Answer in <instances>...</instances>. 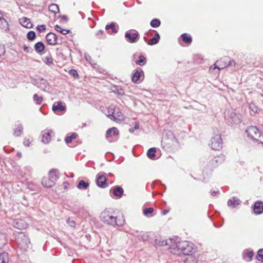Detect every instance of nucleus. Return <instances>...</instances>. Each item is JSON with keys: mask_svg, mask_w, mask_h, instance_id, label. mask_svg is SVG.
Masks as SVG:
<instances>
[{"mask_svg": "<svg viewBox=\"0 0 263 263\" xmlns=\"http://www.w3.org/2000/svg\"><path fill=\"white\" fill-rule=\"evenodd\" d=\"M171 252L174 254L180 255L181 253L189 255L194 252L193 245L188 241H181L173 245L171 248Z\"/></svg>", "mask_w": 263, "mask_h": 263, "instance_id": "obj_1", "label": "nucleus"}, {"mask_svg": "<svg viewBox=\"0 0 263 263\" xmlns=\"http://www.w3.org/2000/svg\"><path fill=\"white\" fill-rule=\"evenodd\" d=\"M100 218L103 222L110 226H122L124 223V219L122 218L117 219V217L113 216L107 210L102 212Z\"/></svg>", "mask_w": 263, "mask_h": 263, "instance_id": "obj_2", "label": "nucleus"}, {"mask_svg": "<svg viewBox=\"0 0 263 263\" xmlns=\"http://www.w3.org/2000/svg\"><path fill=\"white\" fill-rule=\"evenodd\" d=\"M14 235L18 247L22 251H26L30 245V241L28 235L23 232L15 233Z\"/></svg>", "mask_w": 263, "mask_h": 263, "instance_id": "obj_3", "label": "nucleus"}, {"mask_svg": "<svg viewBox=\"0 0 263 263\" xmlns=\"http://www.w3.org/2000/svg\"><path fill=\"white\" fill-rule=\"evenodd\" d=\"M211 147L212 149L219 150L222 148V142L220 135H216L211 140Z\"/></svg>", "mask_w": 263, "mask_h": 263, "instance_id": "obj_4", "label": "nucleus"}, {"mask_svg": "<svg viewBox=\"0 0 263 263\" xmlns=\"http://www.w3.org/2000/svg\"><path fill=\"white\" fill-rule=\"evenodd\" d=\"M248 137L255 141H259L258 138L261 136L260 133L256 126H250L246 130Z\"/></svg>", "mask_w": 263, "mask_h": 263, "instance_id": "obj_5", "label": "nucleus"}, {"mask_svg": "<svg viewBox=\"0 0 263 263\" xmlns=\"http://www.w3.org/2000/svg\"><path fill=\"white\" fill-rule=\"evenodd\" d=\"M106 174L104 172L99 173L97 176L96 183L100 187L104 188L106 186Z\"/></svg>", "mask_w": 263, "mask_h": 263, "instance_id": "obj_6", "label": "nucleus"}, {"mask_svg": "<svg viewBox=\"0 0 263 263\" xmlns=\"http://www.w3.org/2000/svg\"><path fill=\"white\" fill-rule=\"evenodd\" d=\"M139 37V33L137 31H136L134 33H132L130 31H127L125 34V37L126 41L130 43H136Z\"/></svg>", "mask_w": 263, "mask_h": 263, "instance_id": "obj_7", "label": "nucleus"}, {"mask_svg": "<svg viewBox=\"0 0 263 263\" xmlns=\"http://www.w3.org/2000/svg\"><path fill=\"white\" fill-rule=\"evenodd\" d=\"M12 226L19 230H23L27 228V223L23 219H16L13 220Z\"/></svg>", "mask_w": 263, "mask_h": 263, "instance_id": "obj_8", "label": "nucleus"}, {"mask_svg": "<svg viewBox=\"0 0 263 263\" xmlns=\"http://www.w3.org/2000/svg\"><path fill=\"white\" fill-rule=\"evenodd\" d=\"M35 84L41 89L46 90L48 87V83L47 81L43 78H39L34 81Z\"/></svg>", "mask_w": 263, "mask_h": 263, "instance_id": "obj_9", "label": "nucleus"}, {"mask_svg": "<svg viewBox=\"0 0 263 263\" xmlns=\"http://www.w3.org/2000/svg\"><path fill=\"white\" fill-rule=\"evenodd\" d=\"M47 42L51 45H55L58 44V36L52 32L48 33L46 36Z\"/></svg>", "mask_w": 263, "mask_h": 263, "instance_id": "obj_10", "label": "nucleus"}, {"mask_svg": "<svg viewBox=\"0 0 263 263\" xmlns=\"http://www.w3.org/2000/svg\"><path fill=\"white\" fill-rule=\"evenodd\" d=\"M227 116L232 119V123L238 124L241 122L240 118V115L239 114H236L233 111H228Z\"/></svg>", "mask_w": 263, "mask_h": 263, "instance_id": "obj_11", "label": "nucleus"}, {"mask_svg": "<svg viewBox=\"0 0 263 263\" xmlns=\"http://www.w3.org/2000/svg\"><path fill=\"white\" fill-rule=\"evenodd\" d=\"M119 27L117 26H116L115 23H111L110 24L106 25L105 26V29L108 31V33L112 34L117 33L118 31Z\"/></svg>", "mask_w": 263, "mask_h": 263, "instance_id": "obj_12", "label": "nucleus"}, {"mask_svg": "<svg viewBox=\"0 0 263 263\" xmlns=\"http://www.w3.org/2000/svg\"><path fill=\"white\" fill-rule=\"evenodd\" d=\"M253 210L255 214H260L263 212V202L257 201L253 206Z\"/></svg>", "mask_w": 263, "mask_h": 263, "instance_id": "obj_13", "label": "nucleus"}, {"mask_svg": "<svg viewBox=\"0 0 263 263\" xmlns=\"http://www.w3.org/2000/svg\"><path fill=\"white\" fill-rule=\"evenodd\" d=\"M108 117L112 120L117 121L123 120L124 118L122 114L120 111L115 112V115L109 114Z\"/></svg>", "mask_w": 263, "mask_h": 263, "instance_id": "obj_14", "label": "nucleus"}, {"mask_svg": "<svg viewBox=\"0 0 263 263\" xmlns=\"http://www.w3.org/2000/svg\"><path fill=\"white\" fill-rule=\"evenodd\" d=\"M241 203V201L237 197H234L231 199H229L228 201L227 204L229 206L232 208H235L237 205H239Z\"/></svg>", "mask_w": 263, "mask_h": 263, "instance_id": "obj_15", "label": "nucleus"}, {"mask_svg": "<svg viewBox=\"0 0 263 263\" xmlns=\"http://www.w3.org/2000/svg\"><path fill=\"white\" fill-rule=\"evenodd\" d=\"M20 23L24 27L31 28L32 27V24L30 20L26 17H23L19 20Z\"/></svg>", "mask_w": 263, "mask_h": 263, "instance_id": "obj_16", "label": "nucleus"}, {"mask_svg": "<svg viewBox=\"0 0 263 263\" xmlns=\"http://www.w3.org/2000/svg\"><path fill=\"white\" fill-rule=\"evenodd\" d=\"M55 183L49 177H44L42 180V184L45 187H51Z\"/></svg>", "mask_w": 263, "mask_h": 263, "instance_id": "obj_17", "label": "nucleus"}, {"mask_svg": "<svg viewBox=\"0 0 263 263\" xmlns=\"http://www.w3.org/2000/svg\"><path fill=\"white\" fill-rule=\"evenodd\" d=\"M113 195L118 198H121L123 195L124 191L122 187L116 186L112 189Z\"/></svg>", "mask_w": 263, "mask_h": 263, "instance_id": "obj_18", "label": "nucleus"}, {"mask_svg": "<svg viewBox=\"0 0 263 263\" xmlns=\"http://www.w3.org/2000/svg\"><path fill=\"white\" fill-rule=\"evenodd\" d=\"M48 177L55 183L59 178V172L55 169L51 170L48 173Z\"/></svg>", "mask_w": 263, "mask_h": 263, "instance_id": "obj_19", "label": "nucleus"}, {"mask_svg": "<svg viewBox=\"0 0 263 263\" xmlns=\"http://www.w3.org/2000/svg\"><path fill=\"white\" fill-rule=\"evenodd\" d=\"M144 72L142 70H136L132 77V81L134 83H136L140 78L141 76H143Z\"/></svg>", "mask_w": 263, "mask_h": 263, "instance_id": "obj_20", "label": "nucleus"}, {"mask_svg": "<svg viewBox=\"0 0 263 263\" xmlns=\"http://www.w3.org/2000/svg\"><path fill=\"white\" fill-rule=\"evenodd\" d=\"M45 45L42 42H39L34 45V49L35 51L40 53L45 50Z\"/></svg>", "mask_w": 263, "mask_h": 263, "instance_id": "obj_21", "label": "nucleus"}, {"mask_svg": "<svg viewBox=\"0 0 263 263\" xmlns=\"http://www.w3.org/2000/svg\"><path fill=\"white\" fill-rule=\"evenodd\" d=\"M7 243L6 234L5 233L0 232V249L3 248Z\"/></svg>", "mask_w": 263, "mask_h": 263, "instance_id": "obj_22", "label": "nucleus"}, {"mask_svg": "<svg viewBox=\"0 0 263 263\" xmlns=\"http://www.w3.org/2000/svg\"><path fill=\"white\" fill-rule=\"evenodd\" d=\"M50 133L49 132H43L41 141L43 143L47 144L50 141Z\"/></svg>", "mask_w": 263, "mask_h": 263, "instance_id": "obj_23", "label": "nucleus"}, {"mask_svg": "<svg viewBox=\"0 0 263 263\" xmlns=\"http://www.w3.org/2000/svg\"><path fill=\"white\" fill-rule=\"evenodd\" d=\"M112 132V135L114 136H117L119 134V131L116 127H113L109 128L106 133V137L108 138L111 136V133Z\"/></svg>", "mask_w": 263, "mask_h": 263, "instance_id": "obj_24", "label": "nucleus"}, {"mask_svg": "<svg viewBox=\"0 0 263 263\" xmlns=\"http://www.w3.org/2000/svg\"><path fill=\"white\" fill-rule=\"evenodd\" d=\"M160 40V35L158 33H156L154 37L148 41L147 44L149 45H154L157 44Z\"/></svg>", "mask_w": 263, "mask_h": 263, "instance_id": "obj_25", "label": "nucleus"}, {"mask_svg": "<svg viewBox=\"0 0 263 263\" xmlns=\"http://www.w3.org/2000/svg\"><path fill=\"white\" fill-rule=\"evenodd\" d=\"M0 28L6 31L9 29L8 23L3 17L0 18Z\"/></svg>", "mask_w": 263, "mask_h": 263, "instance_id": "obj_26", "label": "nucleus"}, {"mask_svg": "<svg viewBox=\"0 0 263 263\" xmlns=\"http://www.w3.org/2000/svg\"><path fill=\"white\" fill-rule=\"evenodd\" d=\"M9 254L7 252L0 253V263H9Z\"/></svg>", "mask_w": 263, "mask_h": 263, "instance_id": "obj_27", "label": "nucleus"}, {"mask_svg": "<svg viewBox=\"0 0 263 263\" xmlns=\"http://www.w3.org/2000/svg\"><path fill=\"white\" fill-rule=\"evenodd\" d=\"M52 109L53 111H63L65 109V106L62 105L61 102H58L57 105L54 104L52 106Z\"/></svg>", "mask_w": 263, "mask_h": 263, "instance_id": "obj_28", "label": "nucleus"}, {"mask_svg": "<svg viewBox=\"0 0 263 263\" xmlns=\"http://www.w3.org/2000/svg\"><path fill=\"white\" fill-rule=\"evenodd\" d=\"M187 256V257L184 259V263H197V258L192 255V253Z\"/></svg>", "mask_w": 263, "mask_h": 263, "instance_id": "obj_29", "label": "nucleus"}, {"mask_svg": "<svg viewBox=\"0 0 263 263\" xmlns=\"http://www.w3.org/2000/svg\"><path fill=\"white\" fill-rule=\"evenodd\" d=\"M23 127L22 125L18 124L16 126L14 131V135L18 137L21 135L23 133Z\"/></svg>", "mask_w": 263, "mask_h": 263, "instance_id": "obj_30", "label": "nucleus"}, {"mask_svg": "<svg viewBox=\"0 0 263 263\" xmlns=\"http://www.w3.org/2000/svg\"><path fill=\"white\" fill-rule=\"evenodd\" d=\"M181 36L183 41L185 43L189 44L191 43L192 39L191 35H188L187 33H183Z\"/></svg>", "mask_w": 263, "mask_h": 263, "instance_id": "obj_31", "label": "nucleus"}, {"mask_svg": "<svg viewBox=\"0 0 263 263\" xmlns=\"http://www.w3.org/2000/svg\"><path fill=\"white\" fill-rule=\"evenodd\" d=\"M88 186L89 183L83 180H80L77 185V187L81 190H86Z\"/></svg>", "mask_w": 263, "mask_h": 263, "instance_id": "obj_32", "label": "nucleus"}, {"mask_svg": "<svg viewBox=\"0 0 263 263\" xmlns=\"http://www.w3.org/2000/svg\"><path fill=\"white\" fill-rule=\"evenodd\" d=\"M140 234L138 235L139 240L142 241H147L149 239V236L146 232H140Z\"/></svg>", "mask_w": 263, "mask_h": 263, "instance_id": "obj_33", "label": "nucleus"}, {"mask_svg": "<svg viewBox=\"0 0 263 263\" xmlns=\"http://www.w3.org/2000/svg\"><path fill=\"white\" fill-rule=\"evenodd\" d=\"M146 63V59L143 55H140L139 57V60L136 62V63L140 66H143Z\"/></svg>", "mask_w": 263, "mask_h": 263, "instance_id": "obj_34", "label": "nucleus"}, {"mask_svg": "<svg viewBox=\"0 0 263 263\" xmlns=\"http://www.w3.org/2000/svg\"><path fill=\"white\" fill-rule=\"evenodd\" d=\"M156 148L152 147L149 148L147 153V157L150 159H153L155 157Z\"/></svg>", "mask_w": 263, "mask_h": 263, "instance_id": "obj_35", "label": "nucleus"}, {"mask_svg": "<svg viewBox=\"0 0 263 263\" xmlns=\"http://www.w3.org/2000/svg\"><path fill=\"white\" fill-rule=\"evenodd\" d=\"M49 10L54 13H56L59 12V8L57 4H51L48 7Z\"/></svg>", "mask_w": 263, "mask_h": 263, "instance_id": "obj_36", "label": "nucleus"}, {"mask_svg": "<svg viewBox=\"0 0 263 263\" xmlns=\"http://www.w3.org/2000/svg\"><path fill=\"white\" fill-rule=\"evenodd\" d=\"M224 155L223 154H221L219 156L215 157L213 159V162H215L217 163H221L224 160Z\"/></svg>", "mask_w": 263, "mask_h": 263, "instance_id": "obj_37", "label": "nucleus"}, {"mask_svg": "<svg viewBox=\"0 0 263 263\" xmlns=\"http://www.w3.org/2000/svg\"><path fill=\"white\" fill-rule=\"evenodd\" d=\"M78 136V135L76 133H72L71 136H67L66 137L65 141L67 144L70 143L73 139H74L76 138V137Z\"/></svg>", "mask_w": 263, "mask_h": 263, "instance_id": "obj_38", "label": "nucleus"}, {"mask_svg": "<svg viewBox=\"0 0 263 263\" xmlns=\"http://www.w3.org/2000/svg\"><path fill=\"white\" fill-rule=\"evenodd\" d=\"M161 24L160 21L157 18L152 20L150 23V25L152 27H158Z\"/></svg>", "mask_w": 263, "mask_h": 263, "instance_id": "obj_39", "label": "nucleus"}, {"mask_svg": "<svg viewBox=\"0 0 263 263\" xmlns=\"http://www.w3.org/2000/svg\"><path fill=\"white\" fill-rule=\"evenodd\" d=\"M154 212V209L153 208H145L143 210V214L147 217H151L149 216V214H152Z\"/></svg>", "mask_w": 263, "mask_h": 263, "instance_id": "obj_40", "label": "nucleus"}, {"mask_svg": "<svg viewBox=\"0 0 263 263\" xmlns=\"http://www.w3.org/2000/svg\"><path fill=\"white\" fill-rule=\"evenodd\" d=\"M27 37L29 41H33L36 37L35 32L33 31H30L27 34Z\"/></svg>", "mask_w": 263, "mask_h": 263, "instance_id": "obj_41", "label": "nucleus"}, {"mask_svg": "<svg viewBox=\"0 0 263 263\" xmlns=\"http://www.w3.org/2000/svg\"><path fill=\"white\" fill-rule=\"evenodd\" d=\"M55 29L57 31L60 32L61 33L63 34H67L69 32V30L65 29H62L61 27V26L58 25H56L55 26Z\"/></svg>", "mask_w": 263, "mask_h": 263, "instance_id": "obj_42", "label": "nucleus"}, {"mask_svg": "<svg viewBox=\"0 0 263 263\" xmlns=\"http://www.w3.org/2000/svg\"><path fill=\"white\" fill-rule=\"evenodd\" d=\"M96 36L100 39H105L106 37V34L102 30H99L97 32H96L95 34Z\"/></svg>", "mask_w": 263, "mask_h": 263, "instance_id": "obj_43", "label": "nucleus"}, {"mask_svg": "<svg viewBox=\"0 0 263 263\" xmlns=\"http://www.w3.org/2000/svg\"><path fill=\"white\" fill-rule=\"evenodd\" d=\"M256 258L261 262H263V249H259L257 252Z\"/></svg>", "mask_w": 263, "mask_h": 263, "instance_id": "obj_44", "label": "nucleus"}, {"mask_svg": "<svg viewBox=\"0 0 263 263\" xmlns=\"http://www.w3.org/2000/svg\"><path fill=\"white\" fill-rule=\"evenodd\" d=\"M33 99L37 104H40L43 101V98L42 97H39L37 94L33 95Z\"/></svg>", "mask_w": 263, "mask_h": 263, "instance_id": "obj_45", "label": "nucleus"}, {"mask_svg": "<svg viewBox=\"0 0 263 263\" xmlns=\"http://www.w3.org/2000/svg\"><path fill=\"white\" fill-rule=\"evenodd\" d=\"M216 63H218V64L220 66V67H223V68L224 67L228 66V63L226 62V61H224V58H223V59H220L219 61H217Z\"/></svg>", "mask_w": 263, "mask_h": 263, "instance_id": "obj_46", "label": "nucleus"}, {"mask_svg": "<svg viewBox=\"0 0 263 263\" xmlns=\"http://www.w3.org/2000/svg\"><path fill=\"white\" fill-rule=\"evenodd\" d=\"M224 61H226V63H228V66H233L236 65V62L234 60L230 61L229 58H224Z\"/></svg>", "mask_w": 263, "mask_h": 263, "instance_id": "obj_47", "label": "nucleus"}, {"mask_svg": "<svg viewBox=\"0 0 263 263\" xmlns=\"http://www.w3.org/2000/svg\"><path fill=\"white\" fill-rule=\"evenodd\" d=\"M44 62L48 65L51 64L53 62L52 58L51 57H46L45 58Z\"/></svg>", "mask_w": 263, "mask_h": 263, "instance_id": "obj_48", "label": "nucleus"}, {"mask_svg": "<svg viewBox=\"0 0 263 263\" xmlns=\"http://www.w3.org/2000/svg\"><path fill=\"white\" fill-rule=\"evenodd\" d=\"M36 29L40 32H42L46 30V26L45 25H38L36 27Z\"/></svg>", "mask_w": 263, "mask_h": 263, "instance_id": "obj_49", "label": "nucleus"}, {"mask_svg": "<svg viewBox=\"0 0 263 263\" xmlns=\"http://www.w3.org/2000/svg\"><path fill=\"white\" fill-rule=\"evenodd\" d=\"M246 255L249 258V261H250L253 258L254 253L252 251H247L246 252Z\"/></svg>", "mask_w": 263, "mask_h": 263, "instance_id": "obj_50", "label": "nucleus"}, {"mask_svg": "<svg viewBox=\"0 0 263 263\" xmlns=\"http://www.w3.org/2000/svg\"><path fill=\"white\" fill-rule=\"evenodd\" d=\"M139 128V125L138 123H136L134 127L129 128V131L130 133H133L135 130L138 129Z\"/></svg>", "mask_w": 263, "mask_h": 263, "instance_id": "obj_51", "label": "nucleus"}, {"mask_svg": "<svg viewBox=\"0 0 263 263\" xmlns=\"http://www.w3.org/2000/svg\"><path fill=\"white\" fill-rule=\"evenodd\" d=\"M5 53V47L3 45H0V57L4 55Z\"/></svg>", "mask_w": 263, "mask_h": 263, "instance_id": "obj_52", "label": "nucleus"}, {"mask_svg": "<svg viewBox=\"0 0 263 263\" xmlns=\"http://www.w3.org/2000/svg\"><path fill=\"white\" fill-rule=\"evenodd\" d=\"M67 223L69 225V226L71 227H74L76 225V222L74 221L70 220V218H68L67 220Z\"/></svg>", "mask_w": 263, "mask_h": 263, "instance_id": "obj_53", "label": "nucleus"}, {"mask_svg": "<svg viewBox=\"0 0 263 263\" xmlns=\"http://www.w3.org/2000/svg\"><path fill=\"white\" fill-rule=\"evenodd\" d=\"M69 73L71 75V76H73L74 77H78V72L77 71V70H74V69H71L69 71Z\"/></svg>", "mask_w": 263, "mask_h": 263, "instance_id": "obj_54", "label": "nucleus"}, {"mask_svg": "<svg viewBox=\"0 0 263 263\" xmlns=\"http://www.w3.org/2000/svg\"><path fill=\"white\" fill-rule=\"evenodd\" d=\"M31 143V141L29 139H24L23 144L25 146H29L30 144Z\"/></svg>", "mask_w": 263, "mask_h": 263, "instance_id": "obj_55", "label": "nucleus"}, {"mask_svg": "<svg viewBox=\"0 0 263 263\" xmlns=\"http://www.w3.org/2000/svg\"><path fill=\"white\" fill-rule=\"evenodd\" d=\"M210 68L213 69H215L217 68L218 70H220V69H223V67H220L219 65L218 66H217L215 64H214V65H213L212 66H211Z\"/></svg>", "mask_w": 263, "mask_h": 263, "instance_id": "obj_56", "label": "nucleus"}, {"mask_svg": "<svg viewBox=\"0 0 263 263\" xmlns=\"http://www.w3.org/2000/svg\"><path fill=\"white\" fill-rule=\"evenodd\" d=\"M108 112L109 115V114L115 115V112H116V110L114 108H113L110 107L108 109Z\"/></svg>", "mask_w": 263, "mask_h": 263, "instance_id": "obj_57", "label": "nucleus"}, {"mask_svg": "<svg viewBox=\"0 0 263 263\" xmlns=\"http://www.w3.org/2000/svg\"><path fill=\"white\" fill-rule=\"evenodd\" d=\"M23 48H24V51L25 52H29L30 48L28 46H26V45H24L23 46Z\"/></svg>", "mask_w": 263, "mask_h": 263, "instance_id": "obj_58", "label": "nucleus"}, {"mask_svg": "<svg viewBox=\"0 0 263 263\" xmlns=\"http://www.w3.org/2000/svg\"><path fill=\"white\" fill-rule=\"evenodd\" d=\"M217 194H219V191H214L212 193V195L215 196Z\"/></svg>", "mask_w": 263, "mask_h": 263, "instance_id": "obj_59", "label": "nucleus"}, {"mask_svg": "<svg viewBox=\"0 0 263 263\" xmlns=\"http://www.w3.org/2000/svg\"><path fill=\"white\" fill-rule=\"evenodd\" d=\"M17 156L19 158H21L22 157V153L21 152H17Z\"/></svg>", "mask_w": 263, "mask_h": 263, "instance_id": "obj_60", "label": "nucleus"}, {"mask_svg": "<svg viewBox=\"0 0 263 263\" xmlns=\"http://www.w3.org/2000/svg\"><path fill=\"white\" fill-rule=\"evenodd\" d=\"M62 18L63 20H65V21H67V17L66 15H62Z\"/></svg>", "mask_w": 263, "mask_h": 263, "instance_id": "obj_61", "label": "nucleus"}, {"mask_svg": "<svg viewBox=\"0 0 263 263\" xmlns=\"http://www.w3.org/2000/svg\"><path fill=\"white\" fill-rule=\"evenodd\" d=\"M85 58L87 61H89L90 59V57L89 55H86Z\"/></svg>", "mask_w": 263, "mask_h": 263, "instance_id": "obj_62", "label": "nucleus"}, {"mask_svg": "<svg viewBox=\"0 0 263 263\" xmlns=\"http://www.w3.org/2000/svg\"><path fill=\"white\" fill-rule=\"evenodd\" d=\"M163 212V214L165 215L168 212V211L166 210H164Z\"/></svg>", "mask_w": 263, "mask_h": 263, "instance_id": "obj_63", "label": "nucleus"}, {"mask_svg": "<svg viewBox=\"0 0 263 263\" xmlns=\"http://www.w3.org/2000/svg\"><path fill=\"white\" fill-rule=\"evenodd\" d=\"M143 39H144L145 41H147V37H146L144 36Z\"/></svg>", "mask_w": 263, "mask_h": 263, "instance_id": "obj_64", "label": "nucleus"}]
</instances>
